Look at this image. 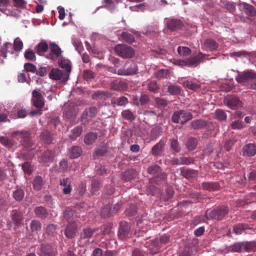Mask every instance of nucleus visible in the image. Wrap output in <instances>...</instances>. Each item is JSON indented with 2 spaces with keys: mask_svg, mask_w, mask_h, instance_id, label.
Returning a JSON list of instances; mask_svg holds the SVG:
<instances>
[{
  "mask_svg": "<svg viewBox=\"0 0 256 256\" xmlns=\"http://www.w3.org/2000/svg\"><path fill=\"white\" fill-rule=\"evenodd\" d=\"M112 96V93L108 91L98 90L94 92L92 95V99L98 100H105Z\"/></svg>",
  "mask_w": 256,
  "mask_h": 256,
  "instance_id": "16",
  "label": "nucleus"
},
{
  "mask_svg": "<svg viewBox=\"0 0 256 256\" xmlns=\"http://www.w3.org/2000/svg\"><path fill=\"white\" fill-rule=\"evenodd\" d=\"M183 176L186 178H193L197 176V172L194 170H186L182 172Z\"/></svg>",
  "mask_w": 256,
  "mask_h": 256,
  "instance_id": "57",
  "label": "nucleus"
},
{
  "mask_svg": "<svg viewBox=\"0 0 256 256\" xmlns=\"http://www.w3.org/2000/svg\"><path fill=\"white\" fill-rule=\"evenodd\" d=\"M50 52L47 56V58L54 60L62 56V50L56 43L50 42Z\"/></svg>",
  "mask_w": 256,
  "mask_h": 256,
  "instance_id": "11",
  "label": "nucleus"
},
{
  "mask_svg": "<svg viewBox=\"0 0 256 256\" xmlns=\"http://www.w3.org/2000/svg\"><path fill=\"white\" fill-rule=\"evenodd\" d=\"M34 212L36 216L40 218H45L48 215L46 210L42 206L36 207Z\"/></svg>",
  "mask_w": 256,
  "mask_h": 256,
  "instance_id": "35",
  "label": "nucleus"
},
{
  "mask_svg": "<svg viewBox=\"0 0 256 256\" xmlns=\"http://www.w3.org/2000/svg\"><path fill=\"white\" fill-rule=\"evenodd\" d=\"M121 39L128 44H132L135 40L134 36L127 32H122L120 35Z\"/></svg>",
  "mask_w": 256,
  "mask_h": 256,
  "instance_id": "44",
  "label": "nucleus"
},
{
  "mask_svg": "<svg viewBox=\"0 0 256 256\" xmlns=\"http://www.w3.org/2000/svg\"><path fill=\"white\" fill-rule=\"evenodd\" d=\"M127 84L122 80L114 81L110 84V88L114 91H123L127 89Z\"/></svg>",
  "mask_w": 256,
  "mask_h": 256,
  "instance_id": "20",
  "label": "nucleus"
},
{
  "mask_svg": "<svg viewBox=\"0 0 256 256\" xmlns=\"http://www.w3.org/2000/svg\"><path fill=\"white\" fill-rule=\"evenodd\" d=\"M137 71L138 68L136 63L134 62H127L122 68L114 72L120 76H131L135 74Z\"/></svg>",
  "mask_w": 256,
  "mask_h": 256,
  "instance_id": "3",
  "label": "nucleus"
},
{
  "mask_svg": "<svg viewBox=\"0 0 256 256\" xmlns=\"http://www.w3.org/2000/svg\"><path fill=\"white\" fill-rule=\"evenodd\" d=\"M136 175V172L134 170L130 169L123 173L122 178L126 181H129L134 179Z\"/></svg>",
  "mask_w": 256,
  "mask_h": 256,
  "instance_id": "32",
  "label": "nucleus"
},
{
  "mask_svg": "<svg viewBox=\"0 0 256 256\" xmlns=\"http://www.w3.org/2000/svg\"><path fill=\"white\" fill-rule=\"evenodd\" d=\"M134 103L138 106L148 104L150 102V98L146 94L141 95L140 97L135 96L133 98Z\"/></svg>",
  "mask_w": 256,
  "mask_h": 256,
  "instance_id": "25",
  "label": "nucleus"
},
{
  "mask_svg": "<svg viewBox=\"0 0 256 256\" xmlns=\"http://www.w3.org/2000/svg\"><path fill=\"white\" fill-rule=\"evenodd\" d=\"M215 114L216 118L219 120H225L226 119L227 116L224 110L218 109L215 112Z\"/></svg>",
  "mask_w": 256,
  "mask_h": 256,
  "instance_id": "52",
  "label": "nucleus"
},
{
  "mask_svg": "<svg viewBox=\"0 0 256 256\" xmlns=\"http://www.w3.org/2000/svg\"><path fill=\"white\" fill-rule=\"evenodd\" d=\"M48 45L46 42H41L38 44L36 48V52L40 55H42L48 50Z\"/></svg>",
  "mask_w": 256,
  "mask_h": 256,
  "instance_id": "33",
  "label": "nucleus"
},
{
  "mask_svg": "<svg viewBox=\"0 0 256 256\" xmlns=\"http://www.w3.org/2000/svg\"><path fill=\"white\" fill-rule=\"evenodd\" d=\"M33 188L36 190H41L43 184V180L42 178L40 176H36L33 180Z\"/></svg>",
  "mask_w": 256,
  "mask_h": 256,
  "instance_id": "43",
  "label": "nucleus"
},
{
  "mask_svg": "<svg viewBox=\"0 0 256 256\" xmlns=\"http://www.w3.org/2000/svg\"><path fill=\"white\" fill-rule=\"evenodd\" d=\"M97 112V108L94 106L90 107L86 110L82 114V121L84 122L89 121L92 118L96 116Z\"/></svg>",
  "mask_w": 256,
  "mask_h": 256,
  "instance_id": "19",
  "label": "nucleus"
},
{
  "mask_svg": "<svg viewBox=\"0 0 256 256\" xmlns=\"http://www.w3.org/2000/svg\"><path fill=\"white\" fill-rule=\"evenodd\" d=\"M71 180L68 178H63L60 180V185L63 186L62 192L65 194H70L72 190Z\"/></svg>",
  "mask_w": 256,
  "mask_h": 256,
  "instance_id": "22",
  "label": "nucleus"
},
{
  "mask_svg": "<svg viewBox=\"0 0 256 256\" xmlns=\"http://www.w3.org/2000/svg\"><path fill=\"white\" fill-rule=\"evenodd\" d=\"M186 66H196L198 64V60L196 58H189L186 60Z\"/></svg>",
  "mask_w": 256,
  "mask_h": 256,
  "instance_id": "55",
  "label": "nucleus"
},
{
  "mask_svg": "<svg viewBox=\"0 0 256 256\" xmlns=\"http://www.w3.org/2000/svg\"><path fill=\"white\" fill-rule=\"evenodd\" d=\"M225 104L232 109H237L242 106V102L234 96H228L224 100Z\"/></svg>",
  "mask_w": 256,
  "mask_h": 256,
  "instance_id": "8",
  "label": "nucleus"
},
{
  "mask_svg": "<svg viewBox=\"0 0 256 256\" xmlns=\"http://www.w3.org/2000/svg\"><path fill=\"white\" fill-rule=\"evenodd\" d=\"M192 162L193 160L192 158L183 156L176 158L172 160V163L177 165L190 164Z\"/></svg>",
  "mask_w": 256,
  "mask_h": 256,
  "instance_id": "28",
  "label": "nucleus"
},
{
  "mask_svg": "<svg viewBox=\"0 0 256 256\" xmlns=\"http://www.w3.org/2000/svg\"><path fill=\"white\" fill-rule=\"evenodd\" d=\"M55 156V152L53 150H47L40 157V162L44 164L52 162Z\"/></svg>",
  "mask_w": 256,
  "mask_h": 256,
  "instance_id": "13",
  "label": "nucleus"
},
{
  "mask_svg": "<svg viewBox=\"0 0 256 256\" xmlns=\"http://www.w3.org/2000/svg\"><path fill=\"white\" fill-rule=\"evenodd\" d=\"M145 246L148 248L149 252L152 254H154L158 252L160 248V239L156 238L150 242H146L145 244Z\"/></svg>",
  "mask_w": 256,
  "mask_h": 256,
  "instance_id": "15",
  "label": "nucleus"
},
{
  "mask_svg": "<svg viewBox=\"0 0 256 256\" xmlns=\"http://www.w3.org/2000/svg\"><path fill=\"white\" fill-rule=\"evenodd\" d=\"M32 101L33 105L37 108H42L44 105V99L42 94L36 90L32 92Z\"/></svg>",
  "mask_w": 256,
  "mask_h": 256,
  "instance_id": "12",
  "label": "nucleus"
},
{
  "mask_svg": "<svg viewBox=\"0 0 256 256\" xmlns=\"http://www.w3.org/2000/svg\"><path fill=\"white\" fill-rule=\"evenodd\" d=\"M40 256H55L56 249L54 250L50 244H44L41 245Z\"/></svg>",
  "mask_w": 256,
  "mask_h": 256,
  "instance_id": "18",
  "label": "nucleus"
},
{
  "mask_svg": "<svg viewBox=\"0 0 256 256\" xmlns=\"http://www.w3.org/2000/svg\"><path fill=\"white\" fill-rule=\"evenodd\" d=\"M122 116L123 118L126 120L132 121L135 120L136 116L134 114L129 110H126L122 112Z\"/></svg>",
  "mask_w": 256,
  "mask_h": 256,
  "instance_id": "48",
  "label": "nucleus"
},
{
  "mask_svg": "<svg viewBox=\"0 0 256 256\" xmlns=\"http://www.w3.org/2000/svg\"><path fill=\"white\" fill-rule=\"evenodd\" d=\"M42 228V224L38 220H34L30 224V231L34 234H38Z\"/></svg>",
  "mask_w": 256,
  "mask_h": 256,
  "instance_id": "37",
  "label": "nucleus"
},
{
  "mask_svg": "<svg viewBox=\"0 0 256 256\" xmlns=\"http://www.w3.org/2000/svg\"><path fill=\"white\" fill-rule=\"evenodd\" d=\"M202 186L203 189L209 191H214L218 190L220 186L219 184L216 182H206L202 184Z\"/></svg>",
  "mask_w": 256,
  "mask_h": 256,
  "instance_id": "27",
  "label": "nucleus"
},
{
  "mask_svg": "<svg viewBox=\"0 0 256 256\" xmlns=\"http://www.w3.org/2000/svg\"><path fill=\"white\" fill-rule=\"evenodd\" d=\"M183 84L184 86L192 90H196L199 87L197 84L189 80L184 82Z\"/></svg>",
  "mask_w": 256,
  "mask_h": 256,
  "instance_id": "61",
  "label": "nucleus"
},
{
  "mask_svg": "<svg viewBox=\"0 0 256 256\" xmlns=\"http://www.w3.org/2000/svg\"><path fill=\"white\" fill-rule=\"evenodd\" d=\"M192 115L190 112L183 110L176 112L172 116V120L174 123L184 124L190 120Z\"/></svg>",
  "mask_w": 256,
  "mask_h": 256,
  "instance_id": "4",
  "label": "nucleus"
},
{
  "mask_svg": "<svg viewBox=\"0 0 256 256\" xmlns=\"http://www.w3.org/2000/svg\"><path fill=\"white\" fill-rule=\"evenodd\" d=\"M130 226L126 222H122L120 224L118 236L119 239L124 240L130 236Z\"/></svg>",
  "mask_w": 256,
  "mask_h": 256,
  "instance_id": "7",
  "label": "nucleus"
},
{
  "mask_svg": "<svg viewBox=\"0 0 256 256\" xmlns=\"http://www.w3.org/2000/svg\"><path fill=\"white\" fill-rule=\"evenodd\" d=\"M78 224H68L64 231L66 236L70 239L74 238L78 233Z\"/></svg>",
  "mask_w": 256,
  "mask_h": 256,
  "instance_id": "14",
  "label": "nucleus"
},
{
  "mask_svg": "<svg viewBox=\"0 0 256 256\" xmlns=\"http://www.w3.org/2000/svg\"><path fill=\"white\" fill-rule=\"evenodd\" d=\"M24 56L26 59L28 60L34 62L36 60V56L34 52L30 50H26L24 54Z\"/></svg>",
  "mask_w": 256,
  "mask_h": 256,
  "instance_id": "54",
  "label": "nucleus"
},
{
  "mask_svg": "<svg viewBox=\"0 0 256 256\" xmlns=\"http://www.w3.org/2000/svg\"><path fill=\"white\" fill-rule=\"evenodd\" d=\"M243 155L248 156H252L256 154V145L254 144H250L243 148Z\"/></svg>",
  "mask_w": 256,
  "mask_h": 256,
  "instance_id": "24",
  "label": "nucleus"
},
{
  "mask_svg": "<svg viewBox=\"0 0 256 256\" xmlns=\"http://www.w3.org/2000/svg\"><path fill=\"white\" fill-rule=\"evenodd\" d=\"M228 212V208L224 206H222L211 211L210 216L215 219H221Z\"/></svg>",
  "mask_w": 256,
  "mask_h": 256,
  "instance_id": "17",
  "label": "nucleus"
},
{
  "mask_svg": "<svg viewBox=\"0 0 256 256\" xmlns=\"http://www.w3.org/2000/svg\"><path fill=\"white\" fill-rule=\"evenodd\" d=\"M24 68L26 72L36 73V66L31 63H26L24 65Z\"/></svg>",
  "mask_w": 256,
  "mask_h": 256,
  "instance_id": "64",
  "label": "nucleus"
},
{
  "mask_svg": "<svg viewBox=\"0 0 256 256\" xmlns=\"http://www.w3.org/2000/svg\"><path fill=\"white\" fill-rule=\"evenodd\" d=\"M64 218L68 224H78L79 217L76 212L70 208H66L64 212Z\"/></svg>",
  "mask_w": 256,
  "mask_h": 256,
  "instance_id": "6",
  "label": "nucleus"
},
{
  "mask_svg": "<svg viewBox=\"0 0 256 256\" xmlns=\"http://www.w3.org/2000/svg\"><path fill=\"white\" fill-rule=\"evenodd\" d=\"M248 228V226L246 224H240L234 226L233 230L236 234H242L243 230Z\"/></svg>",
  "mask_w": 256,
  "mask_h": 256,
  "instance_id": "49",
  "label": "nucleus"
},
{
  "mask_svg": "<svg viewBox=\"0 0 256 256\" xmlns=\"http://www.w3.org/2000/svg\"><path fill=\"white\" fill-rule=\"evenodd\" d=\"M54 134L48 130H44L42 132L40 135L41 141L46 144H50L54 140Z\"/></svg>",
  "mask_w": 256,
  "mask_h": 256,
  "instance_id": "21",
  "label": "nucleus"
},
{
  "mask_svg": "<svg viewBox=\"0 0 256 256\" xmlns=\"http://www.w3.org/2000/svg\"><path fill=\"white\" fill-rule=\"evenodd\" d=\"M191 128L194 130L202 128L206 126V122L202 120H197L191 122Z\"/></svg>",
  "mask_w": 256,
  "mask_h": 256,
  "instance_id": "40",
  "label": "nucleus"
},
{
  "mask_svg": "<svg viewBox=\"0 0 256 256\" xmlns=\"http://www.w3.org/2000/svg\"><path fill=\"white\" fill-rule=\"evenodd\" d=\"M22 168L24 173L30 174L32 172V166L30 163L26 162L22 165Z\"/></svg>",
  "mask_w": 256,
  "mask_h": 256,
  "instance_id": "63",
  "label": "nucleus"
},
{
  "mask_svg": "<svg viewBox=\"0 0 256 256\" xmlns=\"http://www.w3.org/2000/svg\"><path fill=\"white\" fill-rule=\"evenodd\" d=\"M232 249L236 252L255 251L256 244L250 242H238L232 246Z\"/></svg>",
  "mask_w": 256,
  "mask_h": 256,
  "instance_id": "5",
  "label": "nucleus"
},
{
  "mask_svg": "<svg viewBox=\"0 0 256 256\" xmlns=\"http://www.w3.org/2000/svg\"><path fill=\"white\" fill-rule=\"evenodd\" d=\"M95 232V230L92 229L90 228H86L82 230L80 234V239H87L91 238L94 233Z\"/></svg>",
  "mask_w": 256,
  "mask_h": 256,
  "instance_id": "36",
  "label": "nucleus"
},
{
  "mask_svg": "<svg viewBox=\"0 0 256 256\" xmlns=\"http://www.w3.org/2000/svg\"><path fill=\"white\" fill-rule=\"evenodd\" d=\"M168 92L171 94H178L180 93V89L179 86H170L168 87Z\"/></svg>",
  "mask_w": 256,
  "mask_h": 256,
  "instance_id": "62",
  "label": "nucleus"
},
{
  "mask_svg": "<svg viewBox=\"0 0 256 256\" xmlns=\"http://www.w3.org/2000/svg\"><path fill=\"white\" fill-rule=\"evenodd\" d=\"M182 24L180 20H172L168 24V27L172 30H176L182 27Z\"/></svg>",
  "mask_w": 256,
  "mask_h": 256,
  "instance_id": "39",
  "label": "nucleus"
},
{
  "mask_svg": "<svg viewBox=\"0 0 256 256\" xmlns=\"http://www.w3.org/2000/svg\"><path fill=\"white\" fill-rule=\"evenodd\" d=\"M146 86L150 92H155L158 88V86L154 80H152L146 83L144 86Z\"/></svg>",
  "mask_w": 256,
  "mask_h": 256,
  "instance_id": "51",
  "label": "nucleus"
},
{
  "mask_svg": "<svg viewBox=\"0 0 256 256\" xmlns=\"http://www.w3.org/2000/svg\"><path fill=\"white\" fill-rule=\"evenodd\" d=\"M254 78H256V73L252 70H248L238 75L236 80L238 83H244Z\"/></svg>",
  "mask_w": 256,
  "mask_h": 256,
  "instance_id": "9",
  "label": "nucleus"
},
{
  "mask_svg": "<svg viewBox=\"0 0 256 256\" xmlns=\"http://www.w3.org/2000/svg\"><path fill=\"white\" fill-rule=\"evenodd\" d=\"M204 47L208 50L210 51L216 50L218 47V44L212 39L206 40L204 43Z\"/></svg>",
  "mask_w": 256,
  "mask_h": 256,
  "instance_id": "38",
  "label": "nucleus"
},
{
  "mask_svg": "<svg viewBox=\"0 0 256 256\" xmlns=\"http://www.w3.org/2000/svg\"><path fill=\"white\" fill-rule=\"evenodd\" d=\"M70 72L58 68H53L48 74L49 78L60 83L65 84L70 78Z\"/></svg>",
  "mask_w": 256,
  "mask_h": 256,
  "instance_id": "1",
  "label": "nucleus"
},
{
  "mask_svg": "<svg viewBox=\"0 0 256 256\" xmlns=\"http://www.w3.org/2000/svg\"><path fill=\"white\" fill-rule=\"evenodd\" d=\"M82 126H78L72 130V134L70 138L72 140H76L78 137L80 136L82 132Z\"/></svg>",
  "mask_w": 256,
  "mask_h": 256,
  "instance_id": "46",
  "label": "nucleus"
},
{
  "mask_svg": "<svg viewBox=\"0 0 256 256\" xmlns=\"http://www.w3.org/2000/svg\"><path fill=\"white\" fill-rule=\"evenodd\" d=\"M177 50L180 56H188L191 53L190 49L186 46H180Z\"/></svg>",
  "mask_w": 256,
  "mask_h": 256,
  "instance_id": "50",
  "label": "nucleus"
},
{
  "mask_svg": "<svg viewBox=\"0 0 256 256\" xmlns=\"http://www.w3.org/2000/svg\"><path fill=\"white\" fill-rule=\"evenodd\" d=\"M114 50L116 55L124 58H132L135 54L133 48L124 44L116 45L114 48Z\"/></svg>",
  "mask_w": 256,
  "mask_h": 256,
  "instance_id": "2",
  "label": "nucleus"
},
{
  "mask_svg": "<svg viewBox=\"0 0 256 256\" xmlns=\"http://www.w3.org/2000/svg\"><path fill=\"white\" fill-rule=\"evenodd\" d=\"M11 217L16 227H19L23 219V214L17 210H14L11 213Z\"/></svg>",
  "mask_w": 256,
  "mask_h": 256,
  "instance_id": "23",
  "label": "nucleus"
},
{
  "mask_svg": "<svg viewBox=\"0 0 256 256\" xmlns=\"http://www.w3.org/2000/svg\"><path fill=\"white\" fill-rule=\"evenodd\" d=\"M101 214L102 216L104 218L112 214L110 206L109 205H106L104 208H103L101 210Z\"/></svg>",
  "mask_w": 256,
  "mask_h": 256,
  "instance_id": "56",
  "label": "nucleus"
},
{
  "mask_svg": "<svg viewBox=\"0 0 256 256\" xmlns=\"http://www.w3.org/2000/svg\"><path fill=\"white\" fill-rule=\"evenodd\" d=\"M92 190L93 193L98 192L101 187L100 182L97 180L94 179L92 182Z\"/></svg>",
  "mask_w": 256,
  "mask_h": 256,
  "instance_id": "59",
  "label": "nucleus"
},
{
  "mask_svg": "<svg viewBox=\"0 0 256 256\" xmlns=\"http://www.w3.org/2000/svg\"><path fill=\"white\" fill-rule=\"evenodd\" d=\"M137 212V208L134 204H131L126 210V214L128 216H134Z\"/></svg>",
  "mask_w": 256,
  "mask_h": 256,
  "instance_id": "53",
  "label": "nucleus"
},
{
  "mask_svg": "<svg viewBox=\"0 0 256 256\" xmlns=\"http://www.w3.org/2000/svg\"><path fill=\"white\" fill-rule=\"evenodd\" d=\"M58 58V64L60 67L64 68L65 71H68L70 72H71L72 66L70 64V62L61 56Z\"/></svg>",
  "mask_w": 256,
  "mask_h": 256,
  "instance_id": "29",
  "label": "nucleus"
},
{
  "mask_svg": "<svg viewBox=\"0 0 256 256\" xmlns=\"http://www.w3.org/2000/svg\"><path fill=\"white\" fill-rule=\"evenodd\" d=\"M57 226L50 224L46 228V232L50 236H54L56 234Z\"/></svg>",
  "mask_w": 256,
  "mask_h": 256,
  "instance_id": "47",
  "label": "nucleus"
},
{
  "mask_svg": "<svg viewBox=\"0 0 256 256\" xmlns=\"http://www.w3.org/2000/svg\"><path fill=\"white\" fill-rule=\"evenodd\" d=\"M12 136L14 138L18 137V138H21L20 142H22L24 146H29L32 144L30 134L27 131H16L14 132L12 134Z\"/></svg>",
  "mask_w": 256,
  "mask_h": 256,
  "instance_id": "10",
  "label": "nucleus"
},
{
  "mask_svg": "<svg viewBox=\"0 0 256 256\" xmlns=\"http://www.w3.org/2000/svg\"><path fill=\"white\" fill-rule=\"evenodd\" d=\"M23 48V43L18 38H16L14 40V48L15 51L19 52L22 50Z\"/></svg>",
  "mask_w": 256,
  "mask_h": 256,
  "instance_id": "60",
  "label": "nucleus"
},
{
  "mask_svg": "<svg viewBox=\"0 0 256 256\" xmlns=\"http://www.w3.org/2000/svg\"><path fill=\"white\" fill-rule=\"evenodd\" d=\"M198 140L194 138H190L186 142V146L189 150H194L197 146Z\"/></svg>",
  "mask_w": 256,
  "mask_h": 256,
  "instance_id": "45",
  "label": "nucleus"
},
{
  "mask_svg": "<svg viewBox=\"0 0 256 256\" xmlns=\"http://www.w3.org/2000/svg\"><path fill=\"white\" fill-rule=\"evenodd\" d=\"M103 4L104 7L110 11H112L114 9L115 4L112 0H104Z\"/></svg>",
  "mask_w": 256,
  "mask_h": 256,
  "instance_id": "58",
  "label": "nucleus"
},
{
  "mask_svg": "<svg viewBox=\"0 0 256 256\" xmlns=\"http://www.w3.org/2000/svg\"><path fill=\"white\" fill-rule=\"evenodd\" d=\"M0 142L8 148H10L14 144V142L12 139L6 136H1L0 138Z\"/></svg>",
  "mask_w": 256,
  "mask_h": 256,
  "instance_id": "42",
  "label": "nucleus"
},
{
  "mask_svg": "<svg viewBox=\"0 0 256 256\" xmlns=\"http://www.w3.org/2000/svg\"><path fill=\"white\" fill-rule=\"evenodd\" d=\"M98 138V134L96 132H90L84 138V142L86 144L90 145L94 143Z\"/></svg>",
  "mask_w": 256,
  "mask_h": 256,
  "instance_id": "30",
  "label": "nucleus"
},
{
  "mask_svg": "<svg viewBox=\"0 0 256 256\" xmlns=\"http://www.w3.org/2000/svg\"><path fill=\"white\" fill-rule=\"evenodd\" d=\"M24 196V190L20 188H16L12 192V196L14 198L17 202L22 201Z\"/></svg>",
  "mask_w": 256,
  "mask_h": 256,
  "instance_id": "34",
  "label": "nucleus"
},
{
  "mask_svg": "<svg viewBox=\"0 0 256 256\" xmlns=\"http://www.w3.org/2000/svg\"><path fill=\"white\" fill-rule=\"evenodd\" d=\"M82 152L81 148L78 146H73L70 150V156L76 158L80 156Z\"/></svg>",
  "mask_w": 256,
  "mask_h": 256,
  "instance_id": "41",
  "label": "nucleus"
},
{
  "mask_svg": "<svg viewBox=\"0 0 256 256\" xmlns=\"http://www.w3.org/2000/svg\"><path fill=\"white\" fill-rule=\"evenodd\" d=\"M128 102V99L124 96H121L118 98H114L111 100V104L114 107L116 105L118 106H125Z\"/></svg>",
  "mask_w": 256,
  "mask_h": 256,
  "instance_id": "26",
  "label": "nucleus"
},
{
  "mask_svg": "<svg viewBox=\"0 0 256 256\" xmlns=\"http://www.w3.org/2000/svg\"><path fill=\"white\" fill-rule=\"evenodd\" d=\"M240 5L244 9L246 13L248 16H252L256 15V10L252 6L245 2H242Z\"/></svg>",
  "mask_w": 256,
  "mask_h": 256,
  "instance_id": "31",
  "label": "nucleus"
}]
</instances>
